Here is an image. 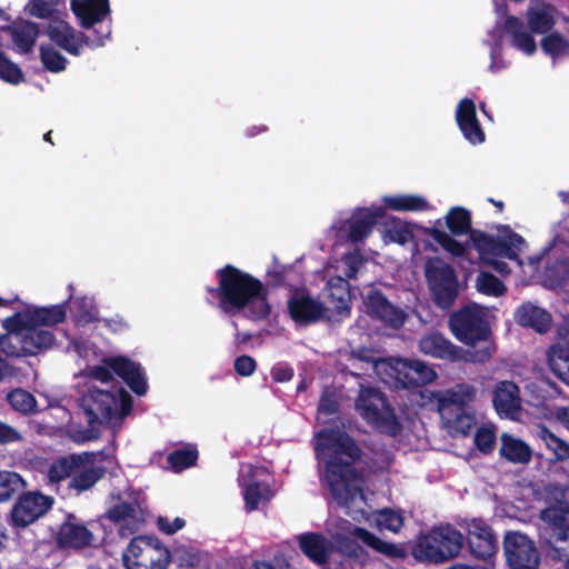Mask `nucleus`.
Returning <instances> with one entry per match:
<instances>
[{"label": "nucleus", "mask_w": 569, "mask_h": 569, "mask_svg": "<svg viewBox=\"0 0 569 569\" xmlns=\"http://www.w3.org/2000/svg\"><path fill=\"white\" fill-rule=\"evenodd\" d=\"M346 528L336 533V542L338 547L346 553H356V548L350 543L351 540L362 542L372 550L386 556L398 557L402 555L399 547L393 543L381 540L370 531L346 522Z\"/></svg>", "instance_id": "obj_16"}, {"label": "nucleus", "mask_w": 569, "mask_h": 569, "mask_svg": "<svg viewBox=\"0 0 569 569\" xmlns=\"http://www.w3.org/2000/svg\"><path fill=\"white\" fill-rule=\"evenodd\" d=\"M158 528L166 535H173L178 530L182 529L186 525V521L180 517H174L173 519L161 516L157 519Z\"/></svg>", "instance_id": "obj_57"}, {"label": "nucleus", "mask_w": 569, "mask_h": 569, "mask_svg": "<svg viewBox=\"0 0 569 569\" xmlns=\"http://www.w3.org/2000/svg\"><path fill=\"white\" fill-rule=\"evenodd\" d=\"M416 226L402 221L400 219H392L382 232V241L385 244L399 243L405 244L413 237Z\"/></svg>", "instance_id": "obj_40"}, {"label": "nucleus", "mask_w": 569, "mask_h": 569, "mask_svg": "<svg viewBox=\"0 0 569 569\" xmlns=\"http://www.w3.org/2000/svg\"><path fill=\"white\" fill-rule=\"evenodd\" d=\"M476 287L479 292L492 297H500L505 295L507 290L505 284L497 277L488 272H481L477 277Z\"/></svg>", "instance_id": "obj_47"}, {"label": "nucleus", "mask_w": 569, "mask_h": 569, "mask_svg": "<svg viewBox=\"0 0 569 569\" xmlns=\"http://www.w3.org/2000/svg\"><path fill=\"white\" fill-rule=\"evenodd\" d=\"M550 369L567 385H569V352L560 346H555L548 355Z\"/></svg>", "instance_id": "obj_41"}, {"label": "nucleus", "mask_w": 569, "mask_h": 569, "mask_svg": "<svg viewBox=\"0 0 569 569\" xmlns=\"http://www.w3.org/2000/svg\"><path fill=\"white\" fill-rule=\"evenodd\" d=\"M540 519L551 529L556 542L565 546L557 547L563 552H569V503L557 502L541 510ZM565 569H569V556L565 560Z\"/></svg>", "instance_id": "obj_18"}, {"label": "nucleus", "mask_w": 569, "mask_h": 569, "mask_svg": "<svg viewBox=\"0 0 569 569\" xmlns=\"http://www.w3.org/2000/svg\"><path fill=\"white\" fill-rule=\"evenodd\" d=\"M492 311L479 305H468L450 318L449 327L452 335L465 345L467 350L489 347L490 358L495 352V346L490 340V322Z\"/></svg>", "instance_id": "obj_5"}, {"label": "nucleus", "mask_w": 569, "mask_h": 569, "mask_svg": "<svg viewBox=\"0 0 569 569\" xmlns=\"http://www.w3.org/2000/svg\"><path fill=\"white\" fill-rule=\"evenodd\" d=\"M472 243L480 259L500 273L510 271L500 258L517 260L526 248L525 239L507 226L498 227L496 236L473 234Z\"/></svg>", "instance_id": "obj_6"}, {"label": "nucleus", "mask_w": 569, "mask_h": 569, "mask_svg": "<svg viewBox=\"0 0 569 569\" xmlns=\"http://www.w3.org/2000/svg\"><path fill=\"white\" fill-rule=\"evenodd\" d=\"M321 477L335 500L343 507L355 520H372L379 530L398 533L405 525V516L400 510L381 509L368 515L366 497L362 492V480L350 467L358 456L353 441L339 429H323L315 437Z\"/></svg>", "instance_id": "obj_1"}, {"label": "nucleus", "mask_w": 569, "mask_h": 569, "mask_svg": "<svg viewBox=\"0 0 569 569\" xmlns=\"http://www.w3.org/2000/svg\"><path fill=\"white\" fill-rule=\"evenodd\" d=\"M131 397L123 389L114 393L90 387L82 396V407L88 416L92 429L83 436L76 438L78 441H87L97 438L94 423L106 425L111 429L119 428L121 420L131 410Z\"/></svg>", "instance_id": "obj_4"}, {"label": "nucleus", "mask_w": 569, "mask_h": 569, "mask_svg": "<svg viewBox=\"0 0 569 569\" xmlns=\"http://www.w3.org/2000/svg\"><path fill=\"white\" fill-rule=\"evenodd\" d=\"M475 445L483 453H489L496 446V429L492 425H485L477 429L475 433Z\"/></svg>", "instance_id": "obj_52"}, {"label": "nucleus", "mask_w": 569, "mask_h": 569, "mask_svg": "<svg viewBox=\"0 0 569 569\" xmlns=\"http://www.w3.org/2000/svg\"><path fill=\"white\" fill-rule=\"evenodd\" d=\"M21 440V435L10 426L0 421V443H8Z\"/></svg>", "instance_id": "obj_60"}, {"label": "nucleus", "mask_w": 569, "mask_h": 569, "mask_svg": "<svg viewBox=\"0 0 569 569\" xmlns=\"http://www.w3.org/2000/svg\"><path fill=\"white\" fill-rule=\"evenodd\" d=\"M437 378L436 371L427 363L413 360V386L427 385Z\"/></svg>", "instance_id": "obj_55"}, {"label": "nucleus", "mask_w": 569, "mask_h": 569, "mask_svg": "<svg viewBox=\"0 0 569 569\" xmlns=\"http://www.w3.org/2000/svg\"><path fill=\"white\" fill-rule=\"evenodd\" d=\"M538 436L557 459H569V443L565 442L546 428H541Z\"/></svg>", "instance_id": "obj_48"}, {"label": "nucleus", "mask_w": 569, "mask_h": 569, "mask_svg": "<svg viewBox=\"0 0 569 569\" xmlns=\"http://www.w3.org/2000/svg\"><path fill=\"white\" fill-rule=\"evenodd\" d=\"M503 552L511 569H538L540 553L535 542L519 531H509L503 539Z\"/></svg>", "instance_id": "obj_15"}, {"label": "nucleus", "mask_w": 569, "mask_h": 569, "mask_svg": "<svg viewBox=\"0 0 569 569\" xmlns=\"http://www.w3.org/2000/svg\"><path fill=\"white\" fill-rule=\"evenodd\" d=\"M48 37L59 48L72 56H80L83 47L96 49L104 46V40L110 36V29L106 32L93 30L92 32L76 31L68 22L60 18L50 19L47 30Z\"/></svg>", "instance_id": "obj_9"}, {"label": "nucleus", "mask_w": 569, "mask_h": 569, "mask_svg": "<svg viewBox=\"0 0 569 569\" xmlns=\"http://www.w3.org/2000/svg\"><path fill=\"white\" fill-rule=\"evenodd\" d=\"M419 350L432 358L449 361L486 362L490 359V349L465 350L440 333H429L419 340Z\"/></svg>", "instance_id": "obj_13"}, {"label": "nucleus", "mask_w": 569, "mask_h": 569, "mask_svg": "<svg viewBox=\"0 0 569 569\" xmlns=\"http://www.w3.org/2000/svg\"><path fill=\"white\" fill-rule=\"evenodd\" d=\"M430 234L432 238L448 252L453 256H461L465 252V247L452 239L449 234L439 230H431Z\"/></svg>", "instance_id": "obj_54"}, {"label": "nucleus", "mask_w": 569, "mask_h": 569, "mask_svg": "<svg viewBox=\"0 0 569 569\" xmlns=\"http://www.w3.org/2000/svg\"><path fill=\"white\" fill-rule=\"evenodd\" d=\"M356 409L369 425L379 431L392 436L399 432L400 425L383 395L378 390L362 387L356 401Z\"/></svg>", "instance_id": "obj_10"}, {"label": "nucleus", "mask_w": 569, "mask_h": 569, "mask_svg": "<svg viewBox=\"0 0 569 569\" xmlns=\"http://www.w3.org/2000/svg\"><path fill=\"white\" fill-rule=\"evenodd\" d=\"M73 459L74 455H70L53 461L46 471L48 482L56 485L68 477L71 478Z\"/></svg>", "instance_id": "obj_42"}, {"label": "nucleus", "mask_w": 569, "mask_h": 569, "mask_svg": "<svg viewBox=\"0 0 569 569\" xmlns=\"http://www.w3.org/2000/svg\"><path fill=\"white\" fill-rule=\"evenodd\" d=\"M476 388L468 383H460L437 393L428 390L421 392L422 398L435 399L439 412L443 408L450 411L459 410L460 408L467 409V406L476 399Z\"/></svg>", "instance_id": "obj_23"}, {"label": "nucleus", "mask_w": 569, "mask_h": 569, "mask_svg": "<svg viewBox=\"0 0 569 569\" xmlns=\"http://www.w3.org/2000/svg\"><path fill=\"white\" fill-rule=\"evenodd\" d=\"M569 279V262L562 260L551 268H548L545 277V284L549 288L565 286Z\"/></svg>", "instance_id": "obj_49"}, {"label": "nucleus", "mask_w": 569, "mask_h": 569, "mask_svg": "<svg viewBox=\"0 0 569 569\" xmlns=\"http://www.w3.org/2000/svg\"><path fill=\"white\" fill-rule=\"evenodd\" d=\"M456 121L469 142H485L486 134L477 119L476 104L472 99L460 100L456 110Z\"/></svg>", "instance_id": "obj_27"}, {"label": "nucleus", "mask_w": 569, "mask_h": 569, "mask_svg": "<svg viewBox=\"0 0 569 569\" xmlns=\"http://www.w3.org/2000/svg\"><path fill=\"white\" fill-rule=\"evenodd\" d=\"M9 31L12 42L21 53L30 52L39 36L38 24L28 20L16 22Z\"/></svg>", "instance_id": "obj_39"}, {"label": "nucleus", "mask_w": 569, "mask_h": 569, "mask_svg": "<svg viewBox=\"0 0 569 569\" xmlns=\"http://www.w3.org/2000/svg\"><path fill=\"white\" fill-rule=\"evenodd\" d=\"M24 486L22 478L16 472H0V501L9 499Z\"/></svg>", "instance_id": "obj_51"}, {"label": "nucleus", "mask_w": 569, "mask_h": 569, "mask_svg": "<svg viewBox=\"0 0 569 569\" xmlns=\"http://www.w3.org/2000/svg\"><path fill=\"white\" fill-rule=\"evenodd\" d=\"M337 410V400L333 395L325 393L319 403V411L317 420L319 422H326L325 417L333 415Z\"/></svg>", "instance_id": "obj_58"}, {"label": "nucleus", "mask_w": 569, "mask_h": 569, "mask_svg": "<svg viewBox=\"0 0 569 569\" xmlns=\"http://www.w3.org/2000/svg\"><path fill=\"white\" fill-rule=\"evenodd\" d=\"M362 261L358 253H351L326 268V311L338 315L349 312L350 292L346 278H352L358 272Z\"/></svg>", "instance_id": "obj_7"}, {"label": "nucleus", "mask_w": 569, "mask_h": 569, "mask_svg": "<svg viewBox=\"0 0 569 569\" xmlns=\"http://www.w3.org/2000/svg\"><path fill=\"white\" fill-rule=\"evenodd\" d=\"M234 369L241 376H251L256 370V361L249 356L238 357L234 361Z\"/></svg>", "instance_id": "obj_59"}, {"label": "nucleus", "mask_w": 569, "mask_h": 569, "mask_svg": "<svg viewBox=\"0 0 569 569\" xmlns=\"http://www.w3.org/2000/svg\"><path fill=\"white\" fill-rule=\"evenodd\" d=\"M365 307L367 312L393 328H398L405 322V313L391 306L379 292L368 291L365 296Z\"/></svg>", "instance_id": "obj_30"}, {"label": "nucleus", "mask_w": 569, "mask_h": 569, "mask_svg": "<svg viewBox=\"0 0 569 569\" xmlns=\"http://www.w3.org/2000/svg\"><path fill=\"white\" fill-rule=\"evenodd\" d=\"M218 277L221 309L227 312L243 311L253 319L268 315L269 306L261 282L231 266L221 269Z\"/></svg>", "instance_id": "obj_3"}, {"label": "nucleus", "mask_w": 569, "mask_h": 569, "mask_svg": "<svg viewBox=\"0 0 569 569\" xmlns=\"http://www.w3.org/2000/svg\"><path fill=\"white\" fill-rule=\"evenodd\" d=\"M81 303L83 305V308L86 310H84L83 313H81L79 316L80 320H82V321H91V320L96 319L97 310H96V307L93 305V300L90 299V298H83L81 300Z\"/></svg>", "instance_id": "obj_63"}, {"label": "nucleus", "mask_w": 569, "mask_h": 569, "mask_svg": "<svg viewBox=\"0 0 569 569\" xmlns=\"http://www.w3.org/2000/svg\"><path fill=\"white\" fill-rule=\"evenodd\" d=\"M87 375L91 379H93L96 381H100V382H107L111 378V373H110L109 369L104 366H97V367L90 368L88 370Z\"/></svg>", "instance_id": "obj_62"}, {"label": "nucleus", "mask_w": 569, "mask_h": 569, "mask_svg": "<svg viewBox=\"0 0 569 569\" xmlns=\"http://www.w3.org/2000/svg\"><path fill=\"white\" fill-rule=\"evenodd\" d=\"M462 535L450 526H440L418 538L413 556L419 560L443 562L459 555Z\"/></svg>", "instance_id": "obj_8"}, {"label": "nucleus", "mask_w": 569, "mask_h": 569, "mask_svg": "<svg viewBox=\"0 0 569 569\" xmlns=\"http://www.w3.org/2000/svg\"><path fill=\"white\" fill-rule=\"evenodd\" d=\"M98 455L82 452L74 455L69 487L77 491L90 489L103 475L104 470L97 463Z\"/></svg>", "instance_id": "obj_19"}, {"label": "nucleus", "mask_w": 569, "mask_h": 569, "mask_svg": "<svg viewBox=\"0 0 569 569\" xmlns=\"http://www.w3.org/2000/svg\"><path fill=\"white\" fill-rule=\"evenodd\" d=\"M373 370L386 383L396 388L413 386V360L382 359L373 361Z\"/></svg>", "instance_id": "obj_22"}, {"label": "nucleus", "mask_w": 569, "mask_h": 569, "mask_svg": "<svg viewBox=\"0 0 569 569\" xmlns=\"http://www.w3.org/2000/svg\"><path fill=\"white\" fill-rule=\"evenodd\" d=\"M30 14L40 19H52L54 16V0H31Z\"/></svg>", "instance_id": "obj_56"}, {"label": "nucleus", "mask_w": 569, "mask_h": 569, "mask_svg": "<svg viewBox=\"0 0 569 569\" xmlns=\"http://www.w3.org/2000/svg\"><path fill=\"white\" fill-rule=\"evenodd\" d=\"M107 518L118 525L121 535H129L144 521V511L137 499H131L116 503L108 510Z\"/></svg>", "instance_id": "obj_25"}, {"label": "nucleus", "mask_w": 569, "mask_h": 569, "mask_svg": "<svg viewBox=\"0 0 569 569\" xmlns=\"http://www.w3.org/2000/svg\"><path fill=\"white\" fill-rule=\"evenodd\" d=\"M425 272L435 302L441 308H448L457 296V280L452 269L440 259H430Z\"/></svg>", "instance_id": "obj_14"}, {"label": "nucleus", "mask_w": 569, "mask_h": 569, "mask_svg": "<svg viewBox=\"0 0 569 569\" xmlns=\"http://www.w3.org/2000/svg\"><path fill=\"white\" fill-rule=\"evenodd\" d=\"M197 457V450L192 447H188L170 453L168 456V462L173 470L181 471L188 467H191L196 462Z\"/></svg>", "instance_id": "obj_50"}, {"label": "nucleus", "mask_w": 569, "mask_h": 569, "mask_svg": "<svg viewBox=\"0 0 569 569\" xmlns=\"http://www.w3.org/2000/svg\"><path fill=\"white\" fill-rule=\"evenodd\" d=\"M139 396L147 392L148 386L140 366L126 358H111L104 361Z\"/></svg>", "instance_id": "obj_31"}, {"label": "nucleus", "mask_w": 569, "mask_h": 569, "mask_svg": "<svg viewBox=\"0 0 569 569\" xmlns=\"http://www.w3.org/2000/svg\"><path fill=\"white\" fill-rule=\"evenodd\" d=\"M127 569H167L170 552L158 539L137 537L123 552Z\"/></svg>", "instance_id": "obj_11"}, {"label": "nucleus", "mask_w": 569, "mask_h": 569, "mask_svg": "<svg viewBox=\"0 0 569 569\" xmlns=\"http://www.w3.org/2000/svg\"><path fill=\"white\" fill-rule=\"evenodd\" d=\"M66 319L63 306L38 308L27 306L3 320L7 333L0 337V349L8 356H32L53 343V335L41 327L53 326Z\"/></svg>", "instance_id": "obj_2"}, {"label": "nucleus", "mask_w": 569, "mask_h": 569, "mask_svg": "<svg viewBox=\"0 0 569 569\" xmlns=\"http://www.w3.org/2000/svg\"><path fill=\"white\" fill-rule=\"evenodd\" d=\"M291 318L297 323L308 325L326 317V307L306 291H296L288 301Z\"/></svg>", "instance_id": "obj_24"}, {"label": "nucleus", "mask_w": 569, "mask_h": 569, "mask_svg": "<svg viewBox=\"0 0 569 569\" xmlns=\"http://www.w3.org/2000/svg\"><path fill=\"white\" fill-rule=\"evenodd\" d=\"M555 8L549 3L541 2L527 9V22L533 33L545 34L553 29L556 20Z\"/></svg>", "instance_id": "obj_37"}, {"label": "nucleus", "mask_w": 569, "mask_h": 569, "mask_svg": "<svg viewBox=\"0 0 569 569\" xmlns=\"http://www.w3.org/2000/svg\"><path fill=\"white\" fill-rule=\"evenodd\" d=\"M301 551L316 565L323 566L332 551L329 540L318 533H303L298 537Z\"/></svg>", "instance_id": "obj_32"}, {"label": "nucleus", "mask_w": 569, "mask_h": 569, "mask_svg": "<svg viewBox=\"0 0 569 569\" xmlns=\"http://www.w3.org/2000/svg\"><path fill=\"white\" fill-rule=\"evenodd\" d=\"M385 214L383 208L379 204H372L367 208H359L353 211L350 220L346 226L337 227L340 237L345 236L352 242L361 241L368 237L378 219Z\"/></svg>", "instance_id": "obj_17"}, {"label": "nucleus", "mask_w": 569, "mask_h": 569, "mask_svg": "<svg viewBox=\"0 0 569 569\" xmlns=\"http://www.w3.org/2000/svg\"><path fill=\"white\" fill-rule=\"evenodd\" d=\"M40 60L43 67L53 73L61 72L67 67V59L50 44L40 47Z\"/></svg>", "instance_id": "obj_43"}, {"label": "nucleus", "mask_w": 569, "mask_h": 569, "mask_svg": "<svg viewBox=\"0 0 569 569\" xmlns=\"http://www.w3.org/2000/svg\"><path fill=\"white\" fill-rule=\"evenodd\" d=\"M468 543L472 555L481 560L491 559L498 550L497 539L491 528L482 519L467 521Z\"/></svg>", "instance_id": "obj_21"}, {"label": "nucleus", "mask_w": 569, "mask_h": 569, "mask_svg": "<svg viewBox=\"0 0 569 569\" xmlns=\"http://www.w3.org/2000/svg\"><path fill=\"white\" fill-rule=\"evenodd\" d=\"M503 30L512 38V44L520 51L531 56L537 50V44L525 28L521 19L515 16H507L503 24Z\"/></svg>", "instance_id": "obj_36"}, {"label": "nucleus", "mask_w": 569, "mask_h": 569, "mask_svg": "<svg viewBox=\"0 0 569 569\" xmlns=\"http://www.w3.org/2000/svg\"><path fill=\"white\" fill-rule=\"evenodd\" d=\"M382 208L393 211H426L430 206L428 201L418 194L397 193L382 197Z\"/></svg>", "instance_id": "obj_38"}, {"label": "nucleus", "mask_w": 569, "mask_h": 569, "mask_svg": "<svg viewBox=\"0 0 569 569\" xmlns=\"http://www.w3.org/2000/svg\"><path fill=\"white\" fill-rule=\"evenodd\" d=\"M492 402L500 417L517 419L521 409L519 388L511 381L499 382L495 388Z\"/></svg>", "instance_id": "obj_28"}, {"label": "nucleus", "mask_w": 569, "mask_h": 569, "mask_svg": "<svg viewBox=\"0 0 569 569\" xmlns=\"http://www.w3.org/2000/svg\"><path fill=\"white\" fill-rule=\"evenodd\" d=\"M71 10L88 32L110 13L109 0H71Z\"/></svg>", "instance_id": "obj_26"}, {"label": "nucleus", "mask_w": 569, "mask_h": 569, "mask_svg": "<svg viewBox=\"0 0 569 569\" xmlns=\"http://www.w3.org/2000/svg\"><path fill=\"white\" fill-rule=\"evenodd\" d=\"M293 376V371L289 367L279 366L272 370V377L279 382L289 381Z\"/></svg>", "instance_id": "obj_64"}, {"label": "nucleus", "mask_w": 569, "mask_h": 569, "mask_svg": "<svg viewBox=\"0 0 569 569\" xmlns=\"http://www.w3.org/2000/svg\"><path fill=\"white\" fill-rule=\"evenodd\" d=\"M58 543L66 548H83L91 545L92 532L74 516H68L58 532Z\"/></svg>", "instance_id": "obj_29"}, {"label": "nucleus", "mask_w": 569, "mask_h": 569, "mask_svg": "<svg viewBox=\"0 0 569 569\" xmlns=\"http://www.w3.org/2000/svg\"><path fill=\"white\" fill-rule=\"evenodd\" d=\"M442 427L451 436H466L476 425L475 416L468 409L450 411L446 408L439 412Z\"/></svg>", "instance_id": "obj_34"}, {"label": "nucleus", "mask_w": 569, "mask_h": 569, "mask_svg": "<svg viewBox=\"0 0 569 569\" xmlns=\"http://www.w3.org/2000/svg\"><path fill=\"white\" fill-rule=\"evenodd\" d=\"M552 233L553 244L569 243V226H562L561 223H559L553 227Z\"/></svg>", "instance_id": "obj_61"}, {"label": "nucleus", "mask_w": 569, "mask_h": 569, "mask_svg": "<svg viewBox=\"0 0 569 569\" xmlns=\"http://www.w3.org/2000/svg\"><path fill=\"white\" fill-rule=\"evenodd\" d=\"M48 496L30 492L22 496L11 511L12 522L17 527H27L43 516L51 507Z\"/></svg>", "instance_id": "obj_20"}, {"label": "nucleus", "mask_w": 569, "mask_h": 569, "mask_svg": "<svg viewBox=\"0 0 569 569\" xmlns=\"http://www.w3.org/2000/svg\"><path fill=\"white\" fill-rule=\"evenodd\" d=\"M499 453L511 463H528L532 456L530 447L523 440L510 433L500 436Z\"/></svg>", "instance_id": "obj_35"}, {"label": "nucleus", "mask_w": 569, "mask_h": 569, "mask_svg": "<svg viewBox=\"0 0 569 569\" xmlns=\"http://www.w3.org/2000/svg\"><path fill=\"white\" fill-rule=\"evenodd\" d=\"M517 323L530 327L538 332H546L551 325V316L545 309L530 302L521 305L515 312Z\"/></svg>", "instance_id": "obj_33"}, {"label": "nucleus", "mask_w": 569, "mask_h": 569, "mask_svg": "<svg viewBox=\"0 0 569 569\" xmlns=\"http://www.w3.org/2000/svg\"><path fill=\"white\" fill-rule=\"evenodd\" d=\"M541 49L552 58L569 53V41L559 32H551L541 40Z\"/></svg>", "instance_id": "obj_44"}, {"label": "nucleus", "mask_w": 569, "mask_h": 569, "mask_svg": "<svg viewBox=\"0 0 569 569\" xmlns=\"http://www.w3.org/2000/svg\"><path fill=\"white\" fill-rule=\"evenodd\" d=\"M7 399L11 407L21 413H31L37 407L34 397L23 389H16L8 393Z\"/></svg>", "instance_id": "obj_46"}, {"label": "nucleus", "mask_w": 569, "mask_h": 569, "mask_svg": "<svg viewBox=\"0 0 569 569\" xmlns=\"http://www.w3.org/2000/svg\"><path fill=\"white\" fill-rule=\"evenodd\" d=\"M272 477L266 467L243 465L240 469L239 483L242 488V496L246 509L256 510L267 505L274 491L271 487Z\"/></svg>", "instance_id": "obj_12"}, {"label": "nucleus", "mask_w": 569, "mask_h": 569, "mask_svg": "<svg viewBox=\"0 0 569 569\" xmlns=\"http://www.w3.org/2000/svg\"><path fill=\"white\" fill-rule=\"evenodd\" d=\"M0 79L11 84H18L23 80L20 67L2 52H0Z\"/></svg>", "instance_id": "obj_53"}, {"label": "nucleus", "mask_w": 569, "mask_h": 569, "mask_svg": "<svg viewBox=\"0 0 569 569\" xmlns=\"http://www.w3.org/2000/svg\"><path fill=\"white\" fill-rule=\"evenodd\" d=\"M446 223L452 233L463 234L470 228V214L466 209L455 207L447 213Z\"/></svg>", "instance_id": "obj_45"}]
</instances>
